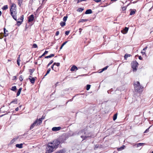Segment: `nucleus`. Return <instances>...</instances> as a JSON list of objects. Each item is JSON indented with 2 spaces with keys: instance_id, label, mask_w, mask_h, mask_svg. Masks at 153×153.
<instances>
[{
  "instance_id": "13",
  "label": "nucleus",
  "mask_w": 153,
  "mask_h": 153,
  "mask_svg": "<svg viewBox=\"0 0 153 153\" xmlns=\"http://www.w3.org/2000/svg\"><path fill=\"white\" fill-rule=\"evenodd\" d=\"M78 69V68L76 66L73 65L71 67L70 70L71 71H74L75 70H77Z\"/></svg>"
},
{
  "instance_id": "17",
  "label": "nucleus",
  "mask_w": 153,
  "mask_h": 153,
  "mask_svg": "<svg viewBox=\"0 0 153 153\" xmlns=\"http://www.w3.org/2000/svg\"><path fill=\"white\" fill-rule=\"evenodd\" d=\"M37 125H39L42 122V119L39 118L38 120H37Z\"/></svg>"
},
{
  "instance_id": "3",
  "label": "nucleus",
  "mask_w": 153,
  "mask_h": 153,
  "mask_svg": "<svg viewBox=\"0 0 153 153\" xmlns=\"http://www.w3.org/2000/svg\"><path fill=\"white\" fill-rule=\"evenodd\" d=\"M10 11L13 18L15 20H17L16 5L15 4L12 3V4L10 7Z\"/></svg>"
},
{
  "instance_id": "30",
  "label": "nucleus",
  "mask_w": 153,
  "mask_h": 153,
  "mask_svg": "<svg viewBox=\"0 0 153 153\" xmlns=\"http://www.w3.org/2000/svg\"><path fill=\"white\" fill-rule=\"evenodd\" d=\"M144 143H138L137 144V147H138L140 146H143V145H144Z\"/></svg>"
},
{
  "instance_id": "45",
  "label": "nucleus",
  "mask_w": 153,
  "mask_h": 153,
  "mask_svg": "<svg viewBox=\"0 0 153 153\" xmlns=\"http://www.w3.org/2000/svg\"><path fill=\"white\" fill-rule=\"evenodd\" d=\"M59 31H57L56 32V36H58V35H59Z\"/></svg>"
},
{
  "instance_id": "32",
  "label": "nucleus",
  "mask_w": 153,
  "mask_h": 153,
  "mask_svg": "<svg viewBox=\"0 0 153 153\" xmlns=\"http://www.w3.org/2000/svg\"><path fill=\"white\" fill-rule=\"evenodd\" d=\"M50 71H51V69L50 68H49L48 69V70L47 72V73H46V74L44 76H46L48 74L50 73Z\"/></svg>"
},
{
  "instance_id": "38",
  "label": "nucleus",
  "mask_w": 153,
  "mask_h": 153,
  "mask_svg": "<svg viewBox=\"0 0 153 153\" xmlns=\"http://www.w3.org/2000/svg\"><path fill=\"white\" fill-rule=\"evenodd\" d=\"M83 10V9H82V8H79L78 9L77 11L79 12H82V10Z\"/></svg>"
},
{
  "instance_id": "55",
  "label": "nucleus",
  "mask_w": 153,
  "mask_h": 153,
  "mask_svg": "<svg viewBox=\"0 0 153 153\" xmlns=\"http://www.w3.org/2000/svg\"><path fill=\"white\" fill-rule=\"evenodd\" d=\"M63 47V46L62 45H61V47L60 48V50Z\"/></svg>"
},
{
  "instance_id": "46",
  "label": "nucleus",
  "mask_w": 153,
  "mask_h": 153,
  "mask_svg": "<svg viewBox=\"0 0 153 153\" xmlns=\"http://www.w3.org/2000/svg\"><path fill=\"white\" fill-rule=\"evenodd\" d=\"M141 53L143 55L145 54V51H142Z\"/></svg>"
},
{
  "instance_id": "7",
  "label": "nucleus",
  "mask_w": 153,
  "mask_h": 153,
  "mask_svg": "<svg viewBox=\"0 0 153 153\" xmlns=\"http://www.w3.org/2000/svg\"><path fill=\"white\" fill-rule=\"evenodd\" d=\"M61 129L60 127H53L52 128V130L54 131H57L60 130Z\"/></svg>"
},
{
  "instance_id": "19",
  "label": "nucleus",
  "mask_w": 153,
  "mask_h": 153,
  "mask_svg": "<svg viewBox=\"0 0 153 153\" xmlns=\"http://www.w3.org/2000/svg\"><path fill=\"white\" fill-rule=\"evenodd\" d=\"M54 56V54H51L49 56H46L45 57V58H46V59L47 58H51V57H53Z\"/></svg>"
},
{
  "instance_id": "11",
  "label": "nucleus",
  "mask_w": 153,
  "mask_h": 153,
  "mask_svg": "<svg viewBox=\"0 0 153 153\" xmlns=\"http://www.w3.org/2000/svg\"><path fill=\"white\" fill-rule=\"evenodd\" d=\"M128 27H125V28L122 31V33L123 34L126 33L128 31Z\"/></svg>"
},
{
  "instance_id": "43",
  "label": "nucleus",
  "mask_w": 153,
  "mask_h": 153,
  "mask_svg": "<svg viewBox=\"0 0 153 153\" xmlns=\"http://www.w3.org/2000/svg\"><path fill=\"white\" fill-rule=\"evenodd\" d=\"M68 42V41H65L64 42L62 43V45L63 46L65 45L66 44V43H67Z\"/></svg>"
},
{
  "instance_id": "29",
  "label": "nucleus",
  "mask_w": 153,
  "mask_h": 153,
  "mask_svg": "<svg viewBox=\"0 0 153 153\" xmlns=\"http://www.w3.org/2000/svg\"><path fill=\"white\" fill-rule=\"evenodd\" d=\"M17 99H15L14 100L12 101L11 102V103H14L15 104H17Z\"/></svg>"
},
{
  "instance_id": "35",
  "label": "nucleus",
  "mask_w": 153,
  "mask_h": 153,
  "mask_svg": "<svg viewBox=\"0 0 153 153\" xmlns=\"http://www.w3.org/2000/svg\"><path fill=\"white\" fill-rule=\"evenodd\" d=\"M19 80L20 81H22L23 80V77L22 75H21L19 76Z\"/></svg>"
},
{
  "instance_id": "37",
  "label": "nucleus",
  "mask_w": 153,
  "mask_h": 153,
  "mask_svg": "<svg viewBox=\"0 0 153 153\" xmlns=\"http://www.w3.org/2000/svg\"><path fill=\"white\" fill-rule=\"evenodd\" d=\"M33 48H37V45L36 44H33Z\"/></svg>"
},
{
  "instance_id": "64",
  "label": "nucleus",
  "mask_w": 153,
  "mask_h": 153,
  "mask_svg": "<svg viewBox=\"0 0 153 153\" xmlns=\"http://www.w3.org/2000/svg\"><path fill=\"white\" fill-rule=\"evenodd\" d=\"M21 107V105H20V106H19V107Z\"/></svg>"
},
{
  "instance_id": "20",
  "label": "nucleus",
  "mask_w": 153,
  "mask_h": 153,
  "mask_svg": "<svg viewBox=\"0 0 153 153\" xmlns=\"http://www.w3.org/2000/svg\"><path fill=\"white\" fill-rule=\"evenodd\" d=\"M136 11L135 10H131L130 13V15H132L134 14L135 13V11Z\"/></svg>"
},
{
  "instance_id": "23",
  "label": "nucleus",
  "mask_w": 153,
  "mask_h": 153,
  "mask_svg": "<svg viewBox=\"0 0 153 153\" xmlns=\"http://www.w3.org/2000/svg\"><path fill=\"white\" fill-rule=\"evenodd\" d=\"M8 8V6L7 5H5L2 8V9L3 10H5L7 9Z\"/></svg>"
},
{
  "instance_id": "8",
  "label": "nucleus",
  "mask_w": 153,
  "mask_h": 153,
  "mask_svg": "<svg viewBox=\"0 0 153 153\" xmlns=\"http://www.w3.org/2000/svg\"><path fill=\"white\" fill-rule=\"evenodd\" d=\"M37 120H36L35 122H34L33 123L32 125H31L30 129V130L32 129L34 126H36L37 125Z\"/></svg>"
},
{
  "instance_id": "12",
  "label": "nucleus",
  "mask_w": 153,
  "mask_h": 153,
  "mask_svg": "<svg viewBox=\"0 0 153 153\" xmlns=\"http://www.w3.org/2000/svg\"><path fill=\"white\" fill-rule=\"evenodd\" d=\"M4 36L6 37L8 35V31L6 30L5 28H4Z\"/></svg>"
},
{
  "instance_id": "61",
  "label": "nucleus",
  "mask_w": 153,
  "mask_h": 153,
  "mask_svg": "<svg viewBox=\"0 0 153 153\" xmlns=\"http://www.w3.org/2000/svg\"><path fill=\"white\" fill-rule=\"evenodd\" d=\"M86 0H82V1H86Z\"/></svg>"
},
{
  "instance_id": "15",
  "label": "nucleus",
  "mask_w": 153,
  "mask_h": 153,
  "mask_svg": "<svg viewBox=\"0 0 153 153\" xmlns=\"http://www.w3.org/2000/svg\"><path fill=\"white\" fill-rule=\"evenodd\" d=\"M23 144L21 143L20 144H17L16 145V146L17 147H18L19 148H22Z\"/></svg>"
},
{
  "instance_id": "44",
  "label": "nucleus",
  "mask_w": 153,
  "mask_h": 153,
  "mask_svg": "<svg viewBox=\"0 0 153 153\" xmlns=\"http://www.w3.org/2000/svg\"><path fill=\"white\" fill-rule=\"evenodd\" d=\"M95 2H100L101 1V0H93Z\"/></svg>"
},
{
  "instance_id": "24",
  "label": "nucleus",
  "mask_w": 153,
  "mask_h": 153,
  "mask_svg": "<svg viewBox=\"0 0 153 153\" xmlns=\"http://www.w3.org/2000/svg\"><path fill=\"white\" fill-rule=\"evenodd\" d=\"M60 25L62 27H63L65 25V22H61L60 23Z\"/></svg>"
},
{
  "instance_id": "50",
  "label": "nucleus",
  "mask_w": 153,
  "mask_h": 153,
  "mask_svg": "<svg viewBox=\"0 0 153 153\" xmlns=\"http://www.w3.org/2000/svg\"><path fill=\"white\" fill-rule=\"evenodd\" d=\"M147 48V47H145L143 49V51H145V50H146V49Z\"/></svg>"
},
{
  "instance_id": "49",
  "label": "nucleus",
  "mask_w": 153,
  "mask_h": 153,
  "mask_svg": "<svg viewBox=\"0 0 153 153\" xmlns=\"http://www.w3.org/2000/svg\"><path fill=\"white\" fill-rule=\"evenodd\" d=\"M139 59H140V60H142V59L143 58L141 56H139Z\"/></svg>"
},
{
  "instance_id": "6",
  "label": "nucleus",
  "mask_w": 153,
  "mask_h": 153,
  "mask_svg": "<svg viewBox=\"0 0 153 153\" xmlns=\"http://www.w3.org/2000/svg\"><path fill=\"white\" fill-rule=\"evenodd\" d=\"M23 15H22L21 16L20 18L19 19H18V20H16L17 22L18 25H20L22 22L23 20Z\"/></svg>"
},
{
  "instance_id": "39",
  "label": "nucleus",
  "mask_w": 153,
  "mask_h": 153,
  "mask_svg": "<svg viewBox=\"0 0 153 153\" xmlns=\"http://www.w3.org/2000/svg\"><path fill=\"white\" fill-rule=\"evenodd\" d=\"M53 62V61L52 60H51L49 63L48 64V66H49L50 65H51V64H52Z\"/></svg>"
},
{
  "instance_id": "53",
  "label": "nucleus",
  "mask_w": 153,
  "mask_h": 153,
  "mask_svg": "<svg viewBox=\"0 0 153 153\" xmlns=\"http://www.w3.org/2000/svg\"><path fill=\"white\" fill-rule=\"evenodd\" d=\"M54 65V64L52 65V66L51 67V68L52 69V70H54L53 69V67Z\"/></svg>"
},
{
  "instance_id": "25",
  "label": "nucleus",
  "mask_w": 153,
  "mask_h": 153,
  "mask_svg": "<svg viewBox=\"0 0 153 153\" xmlns=\"http://www.w3.org/2000/svg\"><path fill=\"white\" fill-rule=\"evenodd\" d=\"M117 114H115L113 117V120H115L117 118Z\"/></svg>"
},
{
  "instance_id": "4",
  "label": "nucleus",
  "mask_w": 153,
  "mask_h": 153,
  "mask_svg": "<svg viewBox=\"0 0 153 153\" xmlns=\"http://www.w3.org/2000/svg\"><path fill=\"white\" fill-rule=\"evenodd\" d=\"M134 86L135 90L137 92L142 91L143 89V87L140 85L139 82L137 81L134 83Z\"/></svg>"
},
{
  "instance_id": "57",
  "label": "nucleus",
  "mask_w": 153,
  "mask_h": 153,
  "mask_svg": "<svg viewBox=\"0 0 153 153\" xmlns=\"http://www.w3.org/2000/svg\"><path fill=\"white\" fill-rule=\"evenodd\" d=\"M13 77H14V79H16V76H14Z\"/></svg>"
},
{
  "instance_id": "48",
  "label": "nucleus",
  "mask_w": 153,
  "mask_h": 153,
  "mask_svg": "<svg viewBox=\"0 0 153 153\" xmlns=\"http://www.w3.org/2000/svg\"><path fill=\"white\" fill-rule=\"evenodd\" d=\"M30 75H31L32 73L33 72V71L32 70H30Z\"/></svg>"
},
{
  "instance_id": "36",
  "label": "nucleus",
  "mask_w": 153,
  "mask_h": 153,
  "mask_svg": "<svg viewBox=\"0 0 153 153\" xmlns=\"http://www.w3.org/2000/svg\"><path fill=\"white\" fill-rule=\"evenodd\" d=\"M54 65H56L58 67L60 65L59 63H53Z\"/></svg>"
},
{
  "instance_id": "28",
  "label": "nucleus",
  "mask_w": 153,
  "mask_h": 153,
  "mask_svg": "<svg viewBox=\"0 0 153 153\" xmlns=\"http://www.w3.org/2000/svg\"><path fill=\"white\" fill-rule=\"evenodd\" d=\"M16 89V86H12L11 89V90L13 91H14Z\"/></svg>"
},
{
  "instance_id": "62",
  "label": "nucleus",
  "mask_w": 153,
  "mask_h": 153,
  "mask_svg": "<svg viewBox=\"0 0 153 153\" xmlns=\"http://www.w3.org/2000/svg\"><path fill=\"white\" fill-rule=\"evenodd\" d=\"M72 100H73V99H71V100H70V101H72Z\"/></svg>"
},
{
  "instance_id": "1",
  "label": "nucleus",
  "mask_w": 153,
  "mask_h": 153,
  "mask_svg": "<svg viewBox=\"0 0 153 153\" xmlns=\"http://www.w3.org/2000/svg\"><path fill=\"white\" fill-rule=\"evenodd\" d=\"M61 143L58 140H55L52 142L49 143L46 147V153H51L56 150L59 145Z\"/></svg>"
},
{
  "instance_id": "51",
  "label": "nucleus",
  "mask_w": 153,
  "mask_h": 153,
  "mask_svg": "<svg viewBox=\"0 0 153 153\" xmlns=\"http://www.w3.org/2000/svg\"><path fill=\"white\" fill-rule=\"evenodd\" d=\"M19 110V108L18 107H17L16 108V109H15V110L16 111H17Z\"/></svg>"
},
{
  "instance_id": "63",
  "label": "nucleus",
  "mask_w": 153,
  "mask_h": 153,
  "mask_svg": "<svg viewBox=\"0 0 153 153\" xmlns=\"http://www.w3.org/2000/svg\"><path fill=\"white\" fill-rule=\"evenodd\" d=\"M10 61V60H9V59H8V61Z\"/></svg>"
},
{
  "instance_id": "33",
  "label": "nucleus",
  "mask_w": 153,
  "mask_h": 153,
  "mask_svg": "<svg viewBox=\"0 0 153 153\" xmlns=\"http://www.w3.org/2000/svg\"><path fill=\"white\" fill-rule=\"evenodd\" d=\"M90 87H91V85H87V86H86V90H88L90 88Z\"/></svg>"
},
{
  "instance_id": "42",
  "label": "nucleus",
  "mask_w": 153,
  "mask_h": 153,
  "mask_svg": "<svg viewBox=\"0 0 153 153\" xmlns=\"http://www.w3.org/2000/svg\"><path fill=\"white\" fill-rule=\"evenodd\" d=\"M151 126L148 128L145 131V132H144V133H147V132H148L149 131V128Z\"/></svg>"
},
{
  "instance_id": "41",
  "label": "nucleus",
  "mask_w": 153,
  "mask_h": 153,
  "mask_svg": "<svg viewBox=\"0 0 153 153\" xmlns=\"http://www.w3.org/2000/svg\"><path fill=\"white\" fill-rule=\"evenodd\" d=\"M123 149V147H121L120 148H119L118 149V151H120L121 150H122Z\"/></svg>"
},
{
  "instance_id": "56",
  "label": "nucleus",
  "mask_w": 153,
  "mask_h": 153,
  "mask_svg": "<svg viewBox=\"0 0 153 153\" xmlns=\"http://www.w3.org/2000/svg\"><path fill=\"white\" fill-rule=\"evenodd\" d=\"M98 147L97 146H95V147L94 148V149H96V148H97Z\"/></svg>"
},
{
  "instance_id": "47",
  "label": "nucleus",
  "mask_w": 153,
  "mask_h": 153,
  "mask_svg": "<svg viewBox=\"0 0 153 153\" xmlns=\"http://www.w3.org/2000/svg\"><path fill=\"white\" fill-rule=\"evenodd\" d=\"M82 28H79V33H79L80 34H81V31H82Z\"/></svg>"
},
{
  "instance_id": "10",
  "label": "nucleus",
  "mask_w": 153,
  "mask_h": 153,
  "mask_svg": "<svg viewBox=\"0 0 153 153\" xmlns=\"http://www.w3.org/2000/svg\"><path fill=\"white\" fill-rule=\"evenodd\" d=\"M34 19V15H31L28 17V22H30L32 21Z\"/></svg>"
},
{
  "instance_id": "27",
  "label": "nucleus",
  "mask_w": 153,
  "mask_h": 153,
  "mask_svg": "<svg viewBox=\"0 0 153 153\" xmlns=\"http://www.w3.org/2000/svg\"><path fill=\"white\" fill-rule=\"evenodd\" d=\"M48 53V51H45L42 56H39V58H41L43 56H44L46 54Z\"/></svg>"
},
{
  "instance_id": "16",
  "label": "nucleus",
  "mask_w": 153,
  "mask_h": 153,
  "mask_svg": "<svg viewBox=\"0 0 153 153\" xmlns=\"http://www.w3.org/2000/svg\"><path fill=\"white\" fill-rule=\"evenodd\" d=\"M37 125H39L42 122V119L39 118L38 120H37Z\"/></svg>"
},
{
  "instance_id": "21",
  "label": "nucleus",
  "mask_w": 153,
  "mask_h": 153,
  "mask_svg": "<svg viewBox=\"0 0 153 153\" xmlns=\"http://www.w3.org/2000/svg\"><path fill=\"white\" fill-rule=\"evenodd\" d=\"M20 61L21 60L20 58V56H19L17 60V64L19 66L20 65Z\"/></svg>"
},
{
  "instance_id": "54",
  "label": "nucleus",
  "mask_w": 153,
  "mask_h": 153,
  "mask_svg": "<svg viewBox=\"0 0 153 153\" xmlns=\"http://www.w3.org/2000/svg\"><path fill=\"white\" fill-rule=\"evenodd\" d=\"M40 119H42V120L44 119V117L43 116H42Z\"/></svg>"
},
{
  "instance_id": "52",
  "label": "nucleus",
  "mask_w": 153,
  "mask_h": 153,
  "mask_svg": "<svg viewBox=\"0 0 153 153\" xmlns=\"http://www.w3.org/2000/svg\"><path fill=\"white\" fill-rule=\"evenodd\" d=\"M82 1V0H78L77 3H78Z\"/></svg>"
},
{
  "instance_id": "2",
  "label": "nucleus",
  "mask_w": 153,
  "mask_h": 153,
  "mask_svg": "<svg viewBox=\"0 0 153 153\" xmlns=\"http://www.w3.org/2000/svg\"><path fill=\"white\" fill-rule=\"evenodd\" d=\"M79 133L80 134H82V135H81V137L83 139V140L85 139L88 137H94V136L91 133L87 130H82L80 131Z\"/></svg>"
},
{
  "instance_id": "22",
  "label": "nucleus",
  "mask_w": 153,
  "mask_h": 153,
  "mask_svg": "<svg viewBox=\"0 0 153 153\" xmlns=\"http://www.w3.org/2000/svg\"><path fill=\"white\" fill-rule=\"evenodd\" d=\"M88 21V19H81L79 21V22H85L87 21Z\"/></svg>"
},
{
  "instance_id": "59",
  "label": "nucleus",
  "mask_w": 153,
  "mask_h": 153,
  "mask_svg": "<svg viewBox=\"0 0 153 153\" xmlns=\"http://www.w3.org/2000/svg\"><path fill=\"white\" fill-rule=\"evenodd\" d=\"M1 12L0 11V16H1Z\"/></svg>"
},
{
  "instance_id": "58",
  "label": "nucleus",
  "mask_w": 153,
  "mask_h": 153,
  "mask_svg": "<svg viewBox=\"0 0 153 153\" xmlns=\"http://www.w3.org/2000/svg\"><path fill=\"white\" fill-rule=\"evenodd\" d=\"M14 140H14V139H13V140H11V142H13V141H14Z\"/></svg>"
},
{
  "instance_id": "18",
  "label": "nucleus",
  "mask_w": 153,
  "mask_h": 153,
  "mask_svg": "<svg viewBox=\"0 0 153 153\" xmlns=\"http://www.w3.org/2000/svg\"><path fill=\"white\" fill-rule=\"evenodd\" d=\"M22 90V88H20L19 89L18 91L17 92V94H17V96H18L21 93V91Z\"/></svg>"
},
{
  "instance_id": "14",
  "label": "nucleus",
  "mask_w": 153,
  "mask_h": 153,
  "mask_svg": "<svg viewBox=\"0 0 153 153\" xmlns=\"http://www.w3.org/2000/svg\"><path fill=\"white\" fill-rule=\"evenodd\" d=\"M92 13V11L91 9L87 10L85 12L86 14H91Z\"/></svg>"
},
{
  "instance_id": "26",
  "label": "nucleus",
  "mask_w": 153,
  "mask_h": 153,
  "mask_svg": "<svg viewBox=\"0 0 153 153\" xmlns=\"http://www.w3.org/2000/svg\"><path fill=\"white\" fill-rule=\"evenodd\" d=\"M131 56V55L130 54H126L124 56L125 59H126L127 57H130Z\"/></svg>"
},
{
  "instance_id": "60",
  "label": "nucleus",
  "mask_w": 153,
  "mask_h": 153,
  "mask_svg": "<svg viewBox=\"0 0 153 153\" xmlns=\"http://www.w3.org/2000/svg\"><path fill=\"white\" fill-rule=\"evenodd\" d=\"M29 78H32L31 76H29Z\"/></svg>"
},
{
  "instance_id": "31",
  "label": "nucleus",
  "mask_w": 153,
  "mask_h": 153,
  "mask_svg": "<svg viewBox=\"0 0 153 153\" xmlns=\"http://www.w3.org/2000/svg\"><path fill=\"white\" fill-rule=\"evenodd\" d=\"M107 68H108V66H107L105 67V68H102V70L101 71H100V73H101V72H103V71H105V70H106V69H107Z\"/></svg>"
},
{
  "instance_id": "34",
  "label": "nucleus",
  "mask_w": 153,
  "mask_h": 153,
  "mask_svg": "<svg viewBox=\"0 0 153 153\" xmlns=\"http://www.w3.org/2000/svg\"><path fill=\"white\" fill-rule=\"evenodd\" d=\"M68 17L67 16H65L63 18V20L64 22H65L67 20Z\"/></svg>"
},
{
  "instance_id": "5",
  "label": "nucleus",
  "mask_w": 153,
  "mask_h": 153,
  "mask_svg": "<svg viewBox=\"0 0 153 153\" xmlns=\"http://www.w3.org/2000/svg\"><path fill=\"white\" fill-rule=\"evenodd\" d=\"M138 64V63L136 61H134L131 63L132 68L134 71H136L137 70Z\"/></svg>"
},
{
  "instance_id": "40",
  "label": "nucleus",
  "mask_w": 153,
  "mask_h": 153,
  "mask_svg": "<svg viewBox=\"0 0 153 153\" xmlns=\"http://www.w3.org/2000/svg\"><path fill=\"white\" fill-rule=\"evenodd\" d=\"M69 33H70V31H65V33L66 35H68L69 34Z\"/></svg>"
},
{
  "instance_id": "9",
  "label": "nucleus",
  "mask_w": 153,
  "mask_h": 153,
  "mask_svg": "<svg viewBox=\"0 0 153 153\" xmlns=\"http://www.w3.org/2000/svg\"><path fill=\"white\" fill-rule=\"evenodd\" d=\"M35 78H36V77H32L31 78H28V79L30 80L31 83L33 84L34 83L36 79Z\"/></svg>"
}]
</instances>
